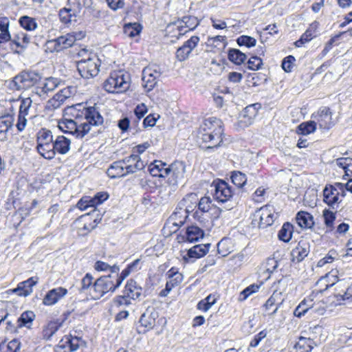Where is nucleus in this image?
<instances>
[{
	"mask_svg": "<svg viewBox=\"0 0 352 352\" xmlns=\"http://www.w3.org/2000/svg\"><path fill=\"white\" fill-rule=\"evenodd\" d=\"M30 36L24 32H19L14 36V38L10 43V49L15 54L22 53L27 47V45L30 43Z\"/></svg>",
	"mask_w": 352,
	"mask_h": 352,
	"instance_id": "f3484780",
	"label": "nucleus"
},
{
	"mask_svg": "<svg viewBox=\"0 0 352 352\" xmlns=\"http://www.w3.org/2000/svg\"><path fill=\"white\" fill-rule=\"evenodd\" d=\"M339 192L336 186H327L323 190V201L332 209L337 210L338 204Z\"/></svg>",
	"mask_w": 352,
	"mask_h": 352,
	"instance_id": "a211bd4d",
	"label": "nucleus"
},
{
	"mask_svg": "<svg viewBox=\"0 0 352 352\" xmlns=\"http://www.w3.org/2000/svg\"><path fill=\"white\" fill-rule=\"evenodd\" d=\"M142 287L138 286L137 283L130 279L127 281L124 287V294L131 299L138 298L142 294Z\"/></svg>",
	"mask_w": 352,
	"mask_h": 352,
	"instance_id": "cd10ccee",
	"label": "nucleus"
},
{
	"mask_svg": "<svg viewBox=\"0 0 352 352\" xmlns=\"http://www.w3.org/2000/svg\"><path fill=\"white\" fill-rule=\"evenodd\" d=\"M35 314L32 311H26L23 312L21 316L16 319L18 327L19 328L27 327L30 329L32 325V322L35 319Z\"/></svg>",
	"mask_w": 352,
	"mask_h": 352,
	"instance_id": "7c9ffc66",
	"label": "nucleus"
},
{
	"mask_svg": "<svg viewBox=\"0 0 352 352\" xmlns=\"http://www.w3.org/2000/svg\"><path fill=\"white\" fill-rule=\"evenodd\" d=\"M131 270L129 267H126L119 274L118 273H113V277H114L115 281L117 283V285L119 287L123 282V280L130 274Z\"/></svg>",
	"mask_w": 352,
	"mask_h": 352,
	"instance_id": "0e129e2a",
	"label": "nucleus"
},
{
	"mask_svg": "<svg viewBox=\"0 0 352 352\" xmlns=\"http://www.w3.org/2000/svg\"><path fill=\"white\" fill-rule=\"evenodd\" d=\"M310 251V246L308 241L306 240L300 241L296 247L291 252V261L293 263L301 262L307 255Z\"/></svg>",
	"mask_w": 352,
	"mask_h": 352,
	"instance_id": "dca6fc26",
	"label": "nucleus"
},
{
	"mask_svg": "<svg viewBox=\"0 0 352 352\" xmlns=\"http://www.w3.org/2000/svg\"><path fill=\"white\" fill-rule=\"evenodd\" d=\"M262 285V283H260V284H252L248 287H246L245 289H243L239 294V300L242 301L245 300L249 296L252 294L253 293L256 292L258 289L260 288L261 285Z\"/></svg>",
	"mask_w": 352,
	"mask_h": 352,
	"instance_id": "09e8293b",
	"label": "nucleus"
},
{
	"mask_svg": "<svg viewBox=\"0 0 352 352\" xmlns=\"http://www.w3.org/2000/svg\"><path fill=\"white\" fill-rule=\"evenodd\" d=\"M43 88L45 89L47 95L53 91L59 85L60 80L56 78L49 77L41 80Z\"/></svg>",
	"mask_w": 352,
	"mask_h": 352,
	"instance_id": "a19ab883",
	"label": "nucleus"
},
{
	"mask_svg": "<svg viewBox=\"0 0 352 352\" xmlns=\"http://www.w3.org/2000/svg\"><path fill=\"white\" fill-rule=\"evenodd\" d=\"M33 100L31 96L23 98L20 104L19 112L29 114V109L32 106Z\"/></svg>",
	"mask_w": 352,
	"mask_h": 352,
	"instance_id": "338daca9",
	"label": "nucleus"
},
{
	"mask_svg": "<svg viewBox=\"0 0 352 352\" xmlns=\"http://www.w3.org/2000/svg\"><path fill=\"white\" fill-rule=\"evenodd\" d=\"M222 134L221 121L216 118H210L205 120L200 128L197 138L203 142L208 143L209 145L206 146V148L210 149L220 146L222 142Z\"/></svg>",
	"mask_w": 352,
	"mask_h": 352,
	"instance_id": "f03ea898",
	"label": "nucleus"
},
{
	"mask_svg": "<svg viewBox=\"0 0 352 352\" xmlns=\"http://www.w3.org/2000/svg\"><path fill=\"white\" fill-rule=\"evenodd\" d=\"M76 41V37L72 34H67L64 36H60L56 39L50 41L51 43H54V50L56 52L62 51L64 49L72 47Z\"/></svg>",
	"mask_w": 352,
	"mask_h": 352,
	"instance_id": "412c9836",
	"label": "nucleus"
},
{
	"mask_svg": "<svg viewBox=\"0 0 352 352\" xmlns=\"http://www.w3.org/2000/svg\"><path fill=\"white\" fill-rule=\"evenodd\" d=\"M19 22L21 26L28 31L34 30L38 27L35 19L26 15L22 16Z\"/></svg>",
	"mask_w": 352,
	"mask_h": 352,
	"instance_id": "37998d69",
	"label": "nucleus"
},
{
	"mask_svg": "<svg viewBox=\"0 0 352 352\" xmlns=\"http://www.w3.org/2000/svg\"><path fill=\"white\" fill-rule=\"evenodd\" d=\"M62 322L58 321H51L43 329V338L45 340H50L52 336L61 327Z\"/></svg>",
	"mask_w": 352,
	"mask_h": 352,
	"instance_id": "c9c22d12",
	"label": "nucleus"
},
{
	"mask_svg": "<svg viewBox=\"0 0 352 352\" xmlns=\"http://www.w3.org/2000/svg\"><path fill=\"white\" fill-rule=\"evenodd\" d=\"M119 287L113 274L98 278L91 287L90 295L95 300L100 299L106 294L113 293Z\"/></svg>",
	"mask_w": 352,
	"mask_h": 352,
	"instance_id": "7ed1b4c3",
	"label": "nucleus"
},
{
	"mask_svg": "<svg viewBox=\"0 0 352 352\" xmlns=\"http://www.w3.org/2000/svg\"><path fill=\"white\" fill-rule=\"evenodd\" d=\"M159 317L157 311L153 307H148L146 311L142 314L139 322L147 331L152 329L155 325V320Z\"/></svg>",
	"mask_w": 352,
	"mask_h": 352,
	"instance_id": "2eb2a0df",
	"label": "nucleus"
},
{
	"mask_svg": "<svg viewBox=\"0 0 352 352\" xmlns=\"http://www.w3.org/2000/svg\"><path fill=\"white\" fill-rule=\"evenodd\" d=\"M200 39L197 36H192L184 43L176 52V58L179 61L186 60L192 51L197 46Z\"/></svg>",
	"mask_w": 352,
	"mask_h": 352,
	"instance_id": "4468645a",
	"label": "nucleus"
},
{
	"mask_svg": "<svg viewBox=\"0 0 352 352\" xmlns=\"http://www.w3.org/2000/svg\"><path fill=\"white\" fill-rule=\"evenodd\" d=\"M314 346L313 340L305 337H300L295 343L292 352H310Z\"/></svg>",
	"mask_w": 352,
	"mask_h": 352,
	"instance_id": "393cba45",
	"label": "nucleus"
},
{
	"mask_svg": "<svg viewBox=\"0 0 352 352\" xmlns=\"http://www.w3.org/2000/svg\"><path fill=\"white\" fill-rule=\"evenodd\" d=\"M261 108V104L254 103L247 106L239 116L238 121L235 124L237 130L244 129L252 124L254 119Z\"/></svg>",
	"mask_w": 352,
	"mask_h": 352,
	"instance_id": "0eeeda50",
	"label": "nucleus"
},
{
	"mask_svg": "<svg viewBox=\"0 0 352 352\" xmlns=\"http://www.w3.org/2000/svg\"><path fill=\"white\" fill-rule=\"evenodd\" d=\"M283 316L278 314V307L273 309L272 313L268 314L267 322L274 328L280 327L283 323Z\"/></svg>",
	"mask_w": 352,
	"mask_h": 352,
	"instance_id": "4c0bfd02",
	"label": "nucleus"
},
{
	"mask_svg": "<svg viewBox=\"0 0 352 352\" xmlns=\"http://www.w3.org/2000/svg\"><path fill=\"white\" fill-rule=\"evenodd\" d=\"M55 153L58 152L60 154H66L70 148V140L63 136L60 135L56 138L54 142Z\"/></svg>",
	"mask_w": 352,
	"mask_h": 352,
	"instance_id": "c756f323",
	"label": "nucleus"
},
{
	"mask_svg": "<svg viewBox=\"0 0 352 352\" xmlns=\"http://www.w3.org/2000/svg\"><path fill=\"white\" fill-rule=\"evenodd\" d=\"M122 160L126 175L142 170L146 166V164L137 154H131Z\"/></svg>",
	"mask_w": 352,
	"mask_h": 352,
	"instance_id": "f8f14e48",
	"label": "nucleus"
},
{
	"mask_svg": "<svg viewBox=\"0 0 352 352\" xmlns=\"http://www.w3.org/2000/svg\"><path fill=\"white\" fill-rule=\"evenodd\" d=\"M77 207L80 210H85L89 208H94L92 212H94L96 210L94 204L92 202V199H91V197H82V199H80L77 203Z\"/></svg>",
	"mask_w": 352,
	"mask_h": 352,
	"instance_id": "5fc2aeb1",
	"label": "nucleus"
},
{
	"mask_svg": "<svg viewBox=\"0 0 352 352\" xmlns=\"http://www.w3.org/2000/svg\"><path fill=\"white\" fill-rule=\"evenodd\" d=\"M162 76L160 69L157 65L148 66L142 71L143 87L147 91L152 90Z\"/></svg>",
	"mask_w": 352,
	"mask_h": 352,
	"instance_id": "1a4fd4ad",
	"label": "nucleus"
},
{
	"mask_svg": "<svg viewBox=\"0 0 352 352\" xmlns=\"http://www.w3.org/2000/svg\"><path fill=\"white\" fill-rule=\"evenodd\" d=\"M74 119H65L59 123V128L65 133L82 138L93 127L101 126L104 118L96 107H83L73 113Z\"/></svg>",
	"mask_w": 352,
	"mask_h": 352,
	"instance_id": "f257e3e1",
	"label": "nucleus"
},
{
	"mask_svg": "<svg viewBox=\"0 0 352 352\" xmlns=\"http://www.w3.org/2000/svg\"><path fill=\"white\" fill-rule=\"evenodd\" d=\"M263 207H260L256 210L252 216L251 224L253 228H261L263 221V213L262 212Z\"/></svg>",
	"mask_w": 352,
	"mask_h": 352,
	"instance_id": "8fccbe9b",
	"label": "nucleus"
},
{
	"mask_svg": "<svg viewBox=\"0 0 352 352\" xmlns=\"http://www.w3.org/2000/svg\"><path fill=\"white\" fill-rule=\"evenodd\" d=\"M204 236V232L197 226L192 225L186 228L184 238L188 242H197Z\"/></svg>",
	"mask_w": 352,
	"mask_h": 352,
	"instance_id": "b1692460",
	"label": "nucleus"
},
{
	"mask_svg": "<svg viewBox=\"0 0 352 352\" xmlns=\"http://www.w3.org/2000/svg\"><path fill=\"white\" fill-rule=\"evenodd\" d=\"M170 175L168 178V184L175 190L178 184L183 182L186 173V165L182 161H175L170 164Z\"/></svg>",
	"mask_w": 352,
	"mask_h": 352,
	"instance_id": "9d476101",
	"label": "nucleus"
},
{
	"mask_svg": "<svg viewBox=\"0 0 352 352\" xmlns=\"http://www.w3.org/2000/svg\"><path fill=\"white\" fill-rule=\"evenodd\" d=\"M81 340L78 337H65V343L68 344L70 351H76L80 343Z\"/></svg>",
	"mask_w": 352,
	"mask_h": 352,
	"instance_id": "052dcab7",
	"label": "nucleus"
},
{
	"mask_svg": "<svg viewBox=\"0 0 352 352\" xmlns=\"http://www.w3.org/2000/svg\"><path fill=\"white\" fill-rule=\"evenodd\" d=\"M211 203L212 201L210 197H203L197 203V206H198L199 210H201V212H207L211 208Z\"/></svg>",
	"mask_w": 352,
	"mask_h": 352,
	"instance_id": "4d7b16f0",
	"label": "nucleus"
},
{
	"mask_svg": "<svg viewBox=\"0 0 352 352\" xmlns=\"http://www.w3.org/2000/svg\"><path fill=\"white\" fill-rule=\"evenodd\" d=\"M212 186L214 187L213 197L215 200L221 203L232 202L234 194L227 182L223 180L214 181Z\"/></svg>",
	"mask_w": 352,
	"mask_h": 352,
	"instance_id": "6e6552de",
	"label": "nucleus"
},
{
	"mask_svg": "<svg viewBox=\"0 0 352 352\" xmlns=\"http://www.w3.org/2000/svg\"><path fill=\"white\" fill-rule=\"evenodd\" d=\"M38 282V278L31 277L28 280L19 283L16 288L13 289L12 292L17 294L21 296H28L32 292V287Z\"/></svg>",
	"mask_w": 352,
	"mask_h": 352,
	"instance_id": "4be33fe9",
	"label": "nucleus"
},
{
	"mask_svg": "<svg viewBox=\"0 0 352 352\" xmlns=\"http://www.w3.org/2000/svg\"><path fill=\"white\" fill-rule=\"evenodd\" d=\"M295 60V58L292 55L287 56L285 58H284L282 61L283 69L286 72H292Z\"/></svg>",
	"mask_w": 352,
	"mask_h": 352,
	"instance_id": "69168bd1",
	"label": "nucleus"
},
{
	"mask_svg": "<svg viewBox=\"0 0 352 352\" xmlns=\"http://www.w3.org/2000/svg\"><path fill=\"white\" fill-rule=\"evenodd\" d=\"M53 135L50 130L41 129L37 133V146L53 143Z\"/></svg>",
	"mask_w": 352,
	"mask_h": 352,
	"instance_id": "58836bf2",
	"label": "nucleus"
},
{
	"mask_svg": "<svg viewBox=\"0 0 352 352\" xmlns=\"http://www.w3.org/2000/svg\"><path fill=\"white\" fill-rule=\"evenodd\" d=\"M141 30L140 25L137 23L128 24L124 26V33L130 37H134L140 34Z\"/></svg>",
	"mask_w": 352,
	"mask_h": 352,
	"instance_id": "6e6d98bb",
	"label": "nucleus"
},
{
	"mask_svg": "<svg viewBox=\"0 0 352 352\" xmlns=\"http://www.w3.org/2000/svg\"><path fill=\"white\" fill-rule=\"evenodd\" d=\"M74 14L72 9L64 8L59 11L60 20L64 23H70Z\"/></svg>",
	"mask_w": 352,
	"mask_h": 352,
	"instance_id": "603ef678",
	"label": "nucleus"
},
{
	"mask_svg": "<svg viewBox=\"0 0 352 352\" xmlns=\"http://www.w3.org/2000/svg\"><path fill=\"white\" fill-rule=\"evenodd\" d=\"M94 269L97 271H107L109 270L111 272V274H113V273H118L120 271V268L118 265H113V266H111L108 263L101 261H98L95 263Z\"/></svg>",
	"mask_w": 352,
	"mask_h": 352,
	"instance_id": "49530a36",
	"label": "nucleus"
},
{
	"mask_svg": "<svg viewBox=\"0 0 352 352\" xmlns=\"http://www.w3.org/2000/svg\"><path fill=\"white\" fill-rule=\"evenodd\" d=\"M166 166V164L165 162L160 160H155L152 164H151L149 170L151 174L156 176L157 175V172L160 173Z\"/></svg>",
	"mask_w": 352,
	"mask_h": 352,
	"instance_id": "bf43d9fd",
	"label": "nucleus"
},
{
	"mask_svg": "<svg viewBox=\"0 0 352 352\" xmlns=\"http://www.w3.org/2000/svg\"><path fill=\"white\" fill-rule=\"evenodd\" d=\"M313 299L311 298H305L300 304L296 307L294 311V315L296 317L301 318L309 310L313 308Z\"/></svg>",
	"mask_w": 352,
	"mask_h": 352,
	"instance_id": "2f4dec72",
	"label": "nucleus"
},
{
	"mask_svg": "<svg viewBox=\"0 0 352 352\" xmlns=\"http://www.w3.org/2000/svg\"><path fill=\"white\" fill-rule=\"evenodd\" d=\"M107 174L113 179L126 176L122 160L114 162L107 169Z\"/></svg>",
	"mask_w": 352,
	"mask_h": 352,
	"instance_id": "a878e982",
	"label": "nucleus"
},
{
	"mask_svg": "<svg viewBox=\"0 0 352 352\" xmlns=\"http://www.w3.org/2000/svg\"><path fill=\"white\" fill-rule=\"evenodd\" d=\"M319 23L317 21L312 23L309 28L305 31L300 38L295 42V45L298 47L302 46L305 43L310 41L312 38L316 37Z\"/></svg>",
	"mask_w": 352,
	"mask_h": 352,
	"instance_id": "5701e85b",
	"label": "nucleus"
},
{
	"mask_svg": "<svg viewBox=\"0 0 352 352\" xmlns=\"http://www.w3.org/2000/svg\"><path fill=\"white\" fill-rule=\"evenodd\" d=\"M313 118L320 129L329 130L334 125L332 121V113L329 107L320 108L316 114L313 115Z\"/></svg>",
	"mask_w": 352,
	"mask_h": 352,
	"instance_id": "9b49d317",
	"label": "nucleus"
},
{
	"mask_svg": "<svg viewBox=\"0 0 352 352\" xmlns=\"http://www.w3.org/2000/svg\"><path fill=\"white\" fill-rule=\"evenodd\" d=\"M130 86L129 76L121 72H114L104 80V89L109 93H122Z\"/></svg>",
	"mask_w": 352,
	"mask_h": 352,
	"instance_id": "20e7f679",
	"label": "nucleus"
},
{
	"mask_svg": "<svg viewBox=\"0 0 352 352\" xmlns=\"http://www.w3.org/2000/svg\"><path fill=\"white\" fill-rule=\"evenodd\" d=\"M316 129V122L315 120L305 122L300 124L296 129L298 134L306 135L314 133Z\"/></svg>",
	"mask_w": 352,
	"mask_h": 352,
	"instance_id": "e433bc0d",
	"label": "nucleus"
},
{
	"mask_svg": "<svg viewBox=\"0 0 352 352\" xmlns=\"http://www.w3.org/2000/svg\"><path fill=\"white\" fill-rule=\"evenodd\" d=\"M296 220L301 228H311L314 224L313 216L305 211L298 212Z\"/></svg>",
	"mask_w": 352,
	"mask_h": 352,
	"instance_id": "bb28decb",
	"label": "nucleus"
},
{
	"mask_svg": "<svg viewBox=\"0 0 352 352\" xmlns=\"http://www.w3.org/2000/svg\"><path fill=\"white\" fill-rule=\"evenodd\" d=\"M67 294V289L59 287L50 290L45 296L43 303L51 306L56 304L60 298Z\"/></svg>",
	"mask_w": 352,
	"mask_h": 352,
	"instance_id": "aec40b11",
	"label": "nucleus"
},
{
	"mask_svg": "<svg viewBox=\"0 0 352 352\" xmlns=\"http://www.w3.org/2000/svg\"><path fill=\"white\" fill-rule=\"evenodd\" d=\"M228 58L232 63L239 65L244 63L247 56L245 54L241 52L239 50L232 48L228 50Z\"/></svg>",
	"mask_w": 352,
	"mask_h": 352,
	"instance_id": "f704fd0d",
	"label": "nucleus"
},
{
	"mask_svg": "<svg viewBox=\"0 0 352 352\" xmlns=\"http://www.w3.org/2000/svg\"><path fill=\"white\" fill-rule=\"evenodd\" d=\"M293 232V225L289 222L285 223L278 234L279 240L285 243H288L292 237Z\"/></svg>",
	"mask_w": 352,
	"mask_h": 352,
	"instance_id": "72a5a7b5",
	"label": "nucleus"
},
{
	"mask_svg": "<svg viewBox=\"0 0 352 352\" xmlns=\"http://www.w3.org/2000/svg\"><path fill=\"white\" fill-rule=\"evenodd\" d=\"M336 296L338 300H352V283L350 285L348 284L346 290L342 289V293H338Z\"/></svg>",
	"mask_w": 352,
	"mask_h": 352,
	"instance_id": "e2e57ef3",
	"label": "nucleus"
},
{
	"mask_svg": "<svg viewBox=\"0 0 352 352\" xmlns=\"http://www.w3.org/2000/svg\"><path fill=\"white\" fill-rule=\"evenodd\" d=\"M210 243L195 245L190 248L187 254L184 256V259L187 262L191 259H197L204 256L209 251Z\"/></svg>",
	"mask_w": 352,
	"mask_h": 352,
	"instance_id": "6ab92c4d",
	"label": "nucleus"
},
{
	"mask_svg": "<svg viewBox=\"0 0 352 352\" xmlns=\"http://www.w3.org/2000/svg\"><path fill=\"white\" fill-rule=\"evenodd\" d=\"M36 148L39 154L45 159L52 160L55 157L56 153L54 142L36 146Z\"/></svg>",
	"mask_w": 352,
	"mask_h": 352,
	"instance_id": "473e14b6",
	"label": "nucleus"
},
{
	"mask_svg": "<svg viewBox=\"0 0 352 352\" xmlns=\"http://www.w3.org/2000/svg\"><path fill=\"white\" fill-rule=\"evenodd\" d=\"M337 165L342 168L345 172V176L352 175V158L340 157L337 160Z\"/></svg>",
	"mask_w": 352,
	"mask_h": 352,
	"instance_id": "c03bdc74",
	"label": "nucleus"
},
{
	"mask_svg": "<svg viewBox=\"0 0 352 352\" xmlns=\"http://www.w3.org/2000/svg\"><path fill=\"white\" fill-rule=\"evenodd\" d=\"M78 73L85 79L92 78L96 76L100 71V60L96 56L87 57L78 60L76 63Z\"/></svg>",
	"mask_w": 352,
	"mask_h": 352,
	"instance_id": "39448f33",
	"label": "nucleus"
},
{
	"mask_svg": "<svg viewBox=\"0 0 352 352\" xmlns=\"http://www.w3.org/2000/svg\"><path fill=\"white\" fill-rule=\"evenodd\" d=\"M32 95L31 97H34V96H37L42 99H45L47 97V94L45 89L43 88V84L41 82V79L38 81V82L35 85L32 87Z\"/></svg>",
	"mask_w": 352,
	"mask_h": 352,
	"instance_id": "864d4df0",
	"label": "nucleus"
},
{
	"mask_svg": "<svg viewBox=\"0 0 352 352\" xmlns=\"http://www.w3.org/2000/svg\"><path fill=\"white\" fill-rule=\"evenodd\" d=\"M236 42L239 46H245L247 47L255 46L256 43V41L254 38L246 35L240 36L236 39Z\"/></svg>",
	"mask_w": 352,
	"mask_h": 352,
	"instance_id": "3c124183",
	"label": "nucleus"
},
{
	"mask_svg": "<svg viewBox=\"0 0 352 352\" xmlns=\"http://www.w3.org/2000/svg\"><path fill=\"white\" fill-rule=\"evenodd\" d=\"M14 121V116L6 114L0 117V133H6L12 126Z\"/></svg>",
	"mask_w": 352,
	"mask_h": 352,
	"instance_id": "79ce46f5",
	"label": "nucleus"
},
{
	"mask_svg": "<svg viewBox=\"0 0 352 352\" xmlns=\"http://www.w3.org/2000/svg\"><path fill=\"white\" fill-rule=\"evenodd\" d=\"M231 179L232 183L238 188L243 187L247 182L246 175L239 171L233 172L231 175Z\"/></svg>",
	"mask_w": 352,
	"mask_h": 352,
	"instance_id": "de8ad7c7",
	"label": "nucleus"
},
{
	"mask_svg": "<svg viewBox=\"0 0 352 352\" xmlns=\"http://www.w3.org/2000/svg\"><path fill=\"white\" fill-rule=\"evenodd\" d=\"M195 197L194 195H186L182 200H181L176 209L175 211L171 216L173 219H175V221L173 222V225L176 226H181L184 224L185 219L188 217V214L190 212V211H186V209H188L186 206V202L190 200V198Z\"/></svg>",
	"mask_w": 352,
	"mask_h": 352,
	"instance_id": "ddd939ff",
	"label": "nucleus"
},
{
	"mask_svg": "<svg viewBox=\"0 0 352 352\" xmlns=\"http://www.w3.org/2000/svg\"><path fill=\"white\" fill-rule=\"evenodd\" d=\"M41 76L33 71H23L16 75L10 85L16 90L26 89L35 86Z\"/></svg>",
	"mask_w": 352,
	"mask_h": 352,
	"instance_id": "423d86ee",
	"label": "nucleus"
},
{
	"mask_svg": "<svg viewBox=\"0 0 352 352\" xmlns=\"http://www.w3.org/2000/svg\"><path fill=\"white\" fill-rule=\"evenodd\" d=\"M21 343L16 340H12L8 343L3 342L0 344V352H20Z\"/></svg>",
	"mask_w": 352,
	"mask_h": 352,
	"instance_id": "ea45409f",
	"label": "nucleus"
},
{
	"mask_svg": "<svg viewBox=\"0 0 352 352\" xmlns=\"http://www.w3.org/2000/svg\"><path fill=\"white\" fill-rule=\"evenodd\" d=\"M169 280L166 282V291L170 292L173 288L178 285L183 280V275L182 274H177L176 277L168 278Z\"/></svg>",
	"mask_w": 352,
	"mask_h": 352,
	"instance_id": "13d9d810",
	"label": "nucleus"
},
{
	"mask_svg": "<svg viewBox=\"0 0 352 352\" xmlns=\"http://www.w3.org/2000/svg\"><path fill=\"white\" fill-rule=\"evenodd\" d=\"M73 87H66L60 90L57 94H56L52 100H50L49 102H54L52 105L54 107H58L60 104L65 102V100L71 97L72 95V89Z\"/></svg>",
	"mask_w": 352,
	"mask_h": 352,
	"instance_id": "c85d7f7f",
	"label": "nucleus"
},
{
	"mask_svg": "<svg viewBox=\"0 0 352 352\" xmlns=\"http://www.w3.org/2000/svg\"><path fill=\"white\" fill-rule=\"evenodd\" d=\"M3 315H7L6 319H4V323L6 324V330L7 332L15 333L18 329V323L16 320H14L13 317L6 312H3Z\"/></svg>",
	"mask_w": 352,
	"mask_h": 352,
	"instance_id": "a18cd8bd",
	"label": "nucleus"
},
{
	"mask_svg": "<svg viewBox=\"0 0 352 352\" xmlns=\"http://www.w3.org/2000/svg\"><path fill=\"white\" fill-rule=\"evenodd\" d=\"M337 254L334 250H330L329 253L322 258L318 261L317 266L319 267H323L327 263H332L336 258Z\"/></svg>",
	"mask_w": 352,
	"mask_h": 352,
	"instance_id": "680f3d73",
	"label": "nucleus"
},
{
	"mask_svg": "<svg viewBox=\"0 0 352 352\" xmlns=\"http://www.w3.org/2000/svg\"><path fill=\"white\" fill-rule=\"evenodd\" d=\"M323 217L325 225L327 227H331L333 224V221L336 219L335 213L332 211L325 209L323 211Z\"/></svg>",
	"mask_w": 352,
	"mask_h": 352,
	"instance_id": "774afa93",
	"label": "nucleus"
}]
</instances>
